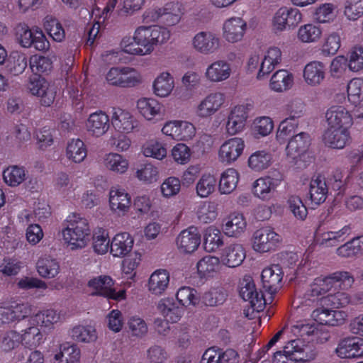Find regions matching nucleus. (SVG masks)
I'll use <instances>...</instances> for the list:
<instances>
[{
  "label": "nucleus",
  "instance_id": "22",
  "mask_svg": "<svg viewBox=\"0 0 363 363\" xmlns=\"http://www.w3.org/2000/svg\"><path fill=\"white\" fill-rule=\"evenodd\" d=\"M247 113L244 106H235L230 112L226 123V130L233 135L242 131L245 125Z\"/></svg>",
  "mask_w": 363,
  "mask_h": 363
},
{
  "label": "nucleus",
  "instance_id": "57",
  "mask_svg": "<svg viewBox=\"0 0 363 363\" xmlns=\"http://www.w3.org/2000/svg\"><path fill=\"white\" fill-rule=\"evenodd\" d=\"M196 291L190 287H182L177 293V302L182 306L196 305L199 301Z\"/></svg>",
  "mask_w": 363,
  "mask_h": 363
},
{
  "label": "nucleus",
  "instance_id": "12",
  "mask_svg": "<svg viewBox=\"0 0 363 363\" xmlns=\"http://www.w3.org/2000/svg\"><path fill=\"white\" fill-rule=\"evenodd\" d=\"M192 45L199 53L209 55L218 50L220 46V40L211 32L201 31L193 38Z\"/></svg>",
  "mask_w": 363,
  "mask_h": 363
},
{
  "label": "nucleus",
  "instance_id": "17",
  "mask_svg": "<svg viewBox=\"0 0 363 363\" xmlns=\"http://www.w3.org/2000/svg\"><path fill=\"white\" fill-rule=\"evenodd\" d=\"M336 352L341 358L362 357L363 340L357 337L345 338L338 344Z\"/></svg>",
  "mask_w": 363,
  "mask_h": 363
},
{
  "label": "nucleus",
  "instance_id": "24",
  "mask_svg": "<svg viewBox=\"0 0 363 363\" xmlns=\"http://www.w3.org/2000/svg\"><path fill=\"white\" fill-rule=\"evenodd\" d=\"M246 27V23L241 18H231L223 25L224 38L228 42H238L242 38Z\"/></svg>",
  "mask_w": 363,
  "mask_h": 363
},
{
  "label": "nucleus",
  "instance_id": "15",
  "mask_svg": "<svg viewBox=\"0 0 363 363\" xmlns=\"http://www.w3.org/2000/svg\"><path fill=\"white\" fill-rule=\"evenodd\" d=\"M244 147V141L240 138H233L225 141L219 150L220 160L226 164L235 162L242 153Z\"/></svg>",
  "mask_w": 363,
  "mask_h": 363
},
{
  "label": "nucleus",
  "instance_id": "29",
  "mask_svg": "<svg viewBox=\"0 0 363 363\" xmlns=\"http://www.w3.org/2000/svg\"><path fill=\"white\" fill-rule=\"evenodd\" d=\"M349 139L350 134L346 128H328L323 135L325 145L333 148H343Z\"/></svg>",
  "mask_w": 363,
  "mask_h": 363
},
{
  "label": "nucleus",
  "instance_id": "6",
  "mask_svg": "<svg viewBox=\"0 0 363 363\" xmlns=\"http://www.w3.org/2000/svg\"><path fill=\"white\" fill-rule=\"evenodd\" d=\"M311 145V138L308 133H299L294 135L286 146V155L291 162L298 164V160L308 151Z\"/></svg>",
  "mask_w": 363,
  "mask_h": 363
},
{
  "label": "nucleus",
  "instance_id": "63",
  "mask_svg": "<svg viewBox=\"0 0 363 363\" xmlns=\"http://www.w3.org/2000/svg\"><path fill=\"white\" fill-rule=\"evenodd\" d=\"M219 264L220 261L218 257L208 255L197 263V269L199 273L205 274L215 272L218 268Z\"/></svg>",
  "mask_w": 363,
  "mask_h": 363
},
{
  "label": "nucleus",
  "instance_id": "34",
  "mask_svg": "<svg viewBox=\"0 0 363 363\" xmlns=\"http://www.w3.org/2000/svg\"><path fill=\"white\" fill-rule=\"evenodd\" d=\"M310 196L313 203L319 205L323 203L328 194V187L325 179L318 175L312 179L310 184Z\"/></svg>",
  "mask_w": 363,
  "mask_h": 363
},
{
  "label": "nucleus",
  "instance_id": "31",
  "mask_svg": "<svg viewBox=\"0 0 363 363\" xmlns=\"http://www.w3.org/2000/svg\"><path fill=\"white\" fill-rule=\"evenodd\" d=\"M169 283V274L166 269L154 272L148 281V289L155 295H161L167 289Z\"/></svg>",
  "mask_w": 363,
  "mask_h": 363
},
{
  "label": "nucleus",
  "instance_id": "64",
  "mask_svg": "<svg viewBox=\"0 0 363 363\" xmlns=\"http://www.w3.org/2000/svg\"><path fill=\"white\" fill-rule=\"evenodd\" d=\"M345 15L350 20H356L363 14V0H349L345 8Z\"/></svg>",
  "mask_w": 363,
  "mask_h": 363
},
{
  "label": "nucleus",
  "instance_id": "48",
  "mask_svg": "<svg viewBox=\"0 0 363 363\" xmlns=\"http://www.w3.org/2000/svg\"><path fill=\"white\" fill-rule=\"evenodd\" d=\"M227 294L221 288H215L206 293L201 297V301L207 306L215 307L222 305L226 300Z\"/></svg>",
  "mask_w": 363,
  "mask_h": 363
},
{
  "label": "nucleus",
  "instance_id": "9",
  "mask_svg": "<svg viewBox=\"0 0 363 363\" xmlns=\"http://www.w3.org/2000/svg\"><path fill=\"white\" fill-rule=\"evenodd\" d=\"M287 352H294L292 358L296 362H309L314 360L318 351L312 345H304L301 340L296 339L289 341L286 343Z\"/></svg>",
  "mask_w": 363,
  "mask_h": 363
},
{
  "label": "nucleus",
  "instance_id": "19",
  "mask_svg": "<svg viewBox=\"0 0 363 363\" xmlns=\"http://www.w3.org/2000/svg\"><path fill=\"white\" fill-rule=\"evenodd\" d=\"M314 320L321 325L337 326L344 323L346 314L341 311L329 310L323 307L312 313Z\"/></svg>",
  "mask_w": 363,
  "mask_h": 363
},
{
  "label": "nucleus",
  "instance_id": "3",
  "mask_svg": "<svg viewBox=\"0 0 363 363\" xmlns=\"http://www.w3.org/2000/svg\"><path fill=\"white\" fill-rule=\"evenodd\" d=\"M281 242V237L272 228L264 227L255 231L252 236V248L260 253L276 250Z\"/></svg>",
  "mask_w": 363,
  "mask_h": 363
},
{
  "label": "nucleus",
  "instance_id": "23",
  "mask_svg": "<svg viewBox=\"0 0 363 363\" xmlns=\"http://www.w3.org/2000/svg\"><path fill=\"white\" fill-rule=\"evenodd\" d=\"M231 74V67L225 60H217L209 65L206 70L205 77L211 82H220L228 79Z\"/></svg>",
  "mask_w": 363,
  "mask_h": 363
},
{
  "label": "nucleus",
  "instance_id": "40",
  "mask_svg": "<svg viewBox=\"0 0 363 363\" xmlns=\"http://www.w3.org/2000/svg\"><path fill=\"white\" fill-rule=\"evenodd\" d=\"M292 84V74L284 69H280L275 72L270 80L272 89L279 92L289 89Z\"/></svg>",
  "mask_w": 363,
  "mask_h": 363
},
{
  "label": "nucleus",
  "instance_id": "4",
  "mask_svg": "<svg viewBox=\"0 0 363 363\" xmlns=\"http://www.w3.org/2000/svg\"><path fill=\"white\" fill-rule=\"evenodd\" d=\"M106 80L113 86L133 87L140 82V77L130 67H112L106 74Z\"/></svg>",
  "mask_w": 363,
  "mask_h": 363
},
{
  "label": "nucleus",
  "instance_id": "13",
  "mask_svg": "<svg viewBox=\"0 0 363 363\" xmlns=\"http://www.w3.org/2000/svg\"><path fill=\"white\" fill-rule=\"evenodd\" d=\"M328 128H346L352 123L350 112L342 106H333L325 113Z\"/></svg>",
  "mask_w": 363,
  "mask_h": 363
},
{
  "label": "nucleus",
  "instance_id": "20",
  "mask_svg": "<svg viewBox=\"0 0 363 363\" xmlns=\"http://www.w3.org/2000/svg\"><path fill=\"white\" fill-rule=\"evenodd\" d=\"M324 294L335 286L337 283L344 285V287H350L354 282V278L347 272H336L325 277L316 278Z\"/></svg>",
  "mask_w": 363,
  "mask_h": 363
},
{
  "label": "nucleus",
  "instance_id": "11",
  "mask_svg": "<svg viewBox=\"0 0 363 363\" xmlns=\"http://www.w3.org/2000/svg\"><path fill=\"white\" fill-rule=\"evenodd\" d=\"M111 124L117 131L123 133L139 130L138 121L129 112L119 108H113Z\"/></svg>",
  "mask_w": 363,
  "mask_h": 363
},
{
  "label": "nucleus",
  "instance_id": "8",
  "mask_svg": "<svg viewBox=\"0 0 363 363\" xmlns=\"http://www.w3.org/2000/svg\"><path fill=\"white\" fill-rule=\"evenodd\" d=\"M88 286L94 290L91 295L101 296L114 300H119L124 297L123 291L119 294L116 292L113 288V281L108 276L94 278L89 281Z\"/></svg>",
  "mask_w": 363,
  "mask_h": 363
},
{
  "label": "nucleus",
  "instance_id": "49",
  "mask_svg": "<svg viewBox=\"0 0 363 363\" xmlns=\"http://www.w3.org/2000/svg\"><path fill=\"white\" fill-rule=\"evenodd\" d=\"M216 180L211 174H204L197 182L196 189L197 195L206 198L212 194L216 188Z\"/></svg>",
  "mask_w": 363,
  "mask_h": 363
},
{
  "label": "nucleus",
  "instance_id": "47",
  "mask_svg": "<svg viewBox=\"0 0 363 363\" xmlns=\"http://www.w3.org/2000/svg\"><path fill=\"white\" fill-rule=\"evenodd\" d=\"M3 178L8 185L17 186L26 179L25 169L18 166L8 167L3 172Z\"/></svg>",
  "mask_w": 363,
  "mask_h": 363
},
{
  "label": "nucleus",
  "instance_id": "54",
  "mask_svg": "<svg viewBox=\"0 0 363 363\" xmlns=\"http://www.w3.org/2000/svg\"><path fill=\"white\" fill-rule=\"evenodd\" d=\"M223 245V236L220 230L215 228H209L205 235V248L209 251H214Z\"/></svg>",
  "mask_w": 363,
  "mask_h": 363
},
{
  "label": "nucleus",
  "instance_id": "56",
  "mask_svg": "<svg viewBox=\"0 0 363 363\" xmlns=\"http://www.w3.org/2000/svg\"><path fill=\"white\" fill-rule=\"evenodd\" d=\"M27 57L25 55L16 53L9 60L8 70L16 76L22 74L27 67Z\"/></svg>",
  "mask_w": 363,
  "mask_h": 363
},
{
  "label": "nucleus",
  "instance_id": "33",
  "mask_svg": "<svg viewBox=\"0 0 363 363\" xmlns=\"http://www.w3.org/2000/svg\"><path fill=\"white\" fill-rule=\"evenodd\" d=\"M109 203L113 211L124 213L130 206V196L123 189H111L109 193Z\"/></svg>",
  "mask_w": 363,
  "mask_h": 363
},
{
  "label": "nucleus",
  "instance_id": "51",
  "mask_svg": "<svg viewBox=\"0 0 363 363\" xmlns=\"http://www.w3.org/2000/svg\"><path fill=\"white\" fill-rule=\"evenodd\" d=\"M59 319L60 315L56 311L48 309L37 313L32 317V322L40 326L49 327L57 323Z\"/></svg>",
  "mask_w": 363,
  "mask_h": 363
},
{
  "label": "nucleus",
  "instance_id": "52",
  "mask_svg": "<svg viewBox=\"0 0 363 363\" xmlns=\"http://www.w3.org/2000/svg\"><path fill=\"white\" fill-rule=\"evenodd\" d=\"M16 359L22 363H45L44 355L40 351L27 348L19 349Z\"/></svg>",
  "mask_w": 363,
  "mask_h": 363
},
{
  "label": "nucleus",
  "instance_id": "60",
  "mask_svg": "<svg viewBox=\"0 0 363 363\" xmlns=\"http://www.w3.org/2000/svg\"><path fill=\"white\" fill-rule=\"evenodd\" d=\"M143 153L146 157L162 160L167 155V150L161 143L150 141L144 146Z\"/></svg>",
  "mask_w": 363,
  "mask_h": 363
},
{
  "label": "nucleus",
  "instance_id": "41",
  "mask_svg": "<svg viewBox=\"0 0 363 363\" xmlns=\"http://www.w3.org/2000/svg\"><path fill=\"white\" fill-rule=\"evenodd\" d=\"M276 187L266 177L257 179L253 184V193L255 196L262 200H269L276 191Z\"/></svg>",
  "mask_w": 363,
  "mask_h": 363
},
{
  "label": "nucleus",
  "instance_id": "21",
  "mask_svg": "<svg viewBox=\"0 0 363 363\" xmlns=\"http://www.w3.org/2000/svg\"><path fill=\"white\" fill-rule=\"evenodd\" d=\"M157 308L167 322H178L184 313V308L179 306L173 298L161 299L157 304Z\"/></svg>",
  "mask_w": 363,
  "mask_h": 363
},
{
  "label": "nucleus",
  "instance_id": "42",
  "mask_svg": "<svg viewBox=\"0 0 363 363\" xmlns=\"http://www.w3.org/2000/svg\"><path fill=\"white\" fill-rule=\"evenodd\" d=\"M66 155L69 160L75 163L82 162L86 157V149L84 142L79 139H73L67 145Z\"/></svg>",
  "mask_w": 363,
  "mask_h": 363
},
{
  "label": "nucleus",
  "instance_id": "14",
  "mask_svg": "<svg viewBox=\"0 0 363 363\" xmlns=\"http://www.w3.org/2000/svg\"><path fill=\"white\" fill-rule=\"evenodd\" d=\"M282 278L283 271L279 264L264 269L261 274L263 288L271 295L281 288Z\"/></svg>",
  "mask_w": 363,
  "mask_h": 363
},
{
  "label": "nucleus",
  "instance_id": "55",
  "mask_svg": "<svg viewBox=\"0 0 363 363\" xmlns=\"http://www.w3.org/2000/svg\"><path fill=\"white\" fill-rule=\"evenodd\" d=\"M321 33L322 32L319 27L313 24H306L300 27L298 37L302 42L311 43L318 40Z\"/></svg>",
  "mask_w": 363,
  "mask_h": 363
},
{
  "label": "nucleus",
  "instance_id": "16",
  "mask_svg": "<svg viewBox=\"0 0 363 363\" xmlns=\"http://www.w3.org/2000/svg\"><path fill=\"white\" fill-rule=\"evenodd\" d=\"M30 313V306L27 303L0 308V326L23 319Z\"/></svg>",
  "mask_w": 363,
  "mask_h": 363
},
{
  "label": "nucleus",
  "instance_id": "62",
  "mask_svg": "<svg viewBox=\"0 0 363 363\" xmlns=\"http://www.w3.org/2000/svg\"><path fill=\"white\" fill-rule=\"evenodd\" d=\"M70 360L74 361L79 359V350L74 345H62L60 351L55 355V360L58 363H68L67 356H70Z\"/></svg>",
  "mask_w": 363,
  "mask_h": 363
},
{
  "label": "nucleus",
  "instance_id": "43",
  "mask_svg": "<svg viewBox=\"0 0 363 363\" xmlns=\"http://www.w3.org/2000/svg\"><path fill=\"white\" fill-rule=\"evenodd\" d=\"M238 182V172L235 169L229 168L221 174L219 190L222 194H230L236 188Z\"/></svg>",
  "mask_w": 363,
  "mask_h": 363
},
{
  "label": "nucleus",
  "instance_id": "38",
  "mask_svg": "<svg viewBox=\"0 0 363 363\" xmlns=\"http://www.w3.org/2000/svg\"><path fill=\"white\" fill-rule=\"evenodd\" d=\"M137 107L140 113L147 119L152 120L160 115L162 106L153 99H141L138 101Z\"/></svg>",
  "mask_w": 363,
  "mask_h": 363
},
{
  "label": "nucleus",
  "instance_id": "18",
  "mask_svg": "<svg viewBox=\"0 0 363 363\" xmlns=\"http://www.w3.org/2000/svg\"><path fill=\"white\" fill-rule=\"evenodd\" d=\"M238 355L233 349L222 352L220 349L211 347L203 353L200 363H238Z\"/></svg>",
  "mask_w": 363,
  "mask_h": 363
},
{
  "label": "nucleus",
  "instance_id": "36",
  "mask_svg": "<svg viewBox=\"0 0 363 363\" xmlns=\"http://www.w3.org/2000/svg\"><path fill=\"white\" fill-rule=\"evenodd\" d=\"M337 254L342 257H353L363 254V235L353 238L339 247Z\"/></svg>",
  "mask_w": 363,
  "mask_h": 363
},
{
  "label": "nucleus",
  "instance_id": "44",
  "mask_svg": "<svg viewBox=\"0 0 363 363\" xmlns=\"http://www.w3.org/2000/svg\"><path fill=\"white\" fill-rule=\"evenodd\" d=\"M350 301L349 295L344 291L329 294L326 296L320 298L323 307H330L332 308L344 307L350 303Z\"/></svg>",
  "mask_w": 363,
  "mask_h": 363
},
{
  "label": "nucleus",
  "instance_id": "25",
  "mask_svg": "<svg viewBox=\"0 0 363 363\" xmlns=\"http://www.w3.org/2000/svg\"><path fill=\"white\" fill-rule=\"evenodd\" d=\"M247 226L246 220L242 214L231 213L223 223V231L229 237L238 238L245 231Z\"/></svg>",
  "mask_w": 363,
  "mask_h": 363
},
{
  "label": "nucleus",
  "instance_id": "45",
  "mask_svg": "<svg viewBox=\"0 0 363 363\" xmlns=\"http://www.w3.org/2000/svg\"><path fill=\"white\" fill-rule=\"evenodd\" d=\"M272 162V155L264 150L254 152L248 159L249 167L255 171H262L268 168Z\"/></svg>",
  "mask_w": 363,
  "mask_h": 363
},
{
  "label": "nucleus",
  "instance_id": "5",
  "mask_svg": "<svg viewBox=\"0 0 363 363\" xmlns=\"http://www.w3.org/2000/svg\"><path fill=\"white\" fill-rule=\"evenodd\" d=\"M28 89L34 96L40 97V104L50 106L54 101L55 92L52 87H49L45 79L35 74L29 79Z\"/></svg>",
  "mask_w": 363,
  "mask_h": 363
},
{
  "label": "nucleus",
  "instance_id": "46",
  "mask_svg": "<svg viewBox=\"0 0 363 363\" xmlns=\"http://www.w3.org/2000/svg\"><path fill=\"white\" fill-rule=\"evenodd\" d=\"M20 342L25 345V348L36 347L43 340V334L38 327L32 326L26 329L22 335H20Z\"/></svg>",
  "mask_w": 363,
  "mask_h": 363
},
{
  "label": "nucleus",
  "instance_id": "1",
  "mask_svg": "<svg viewBox=\"0 0 363 363\" xmlns=\"http://www.w3.org/2000/svg\"><path fill=\"white\" fill-rule=\"evenodd\" d=\"M90 229L86 218L72 213L67 220V226L62 230L64 240L69 243L72 250L84 247L89 240Z\"/></svg>",
  "mask_w": 363,
  "mask_h": 363
},
{
  "label": "nucleus",
  "instance_id": "26",
  "mask_svg": "<svg viewBox=\"0 0 363 363\" xmlns=\"http://www.w3.org/2000/svg\"><path fill=\"white\" fill-rule=\"evenodd\" d=\"M326 68L323 63L313 61L308 63L303 70L305 82L310 86L320 85L325 77Z\"/></svg>",
  "mask_w": 363,
  "mask_h": 363
},
{
  "label": "nucleus",
  "instance_id": "28",
  "mask_svg": "<svg viewBox=\"0 0 363 363\" xmlns=\"http://www.w3.org/2000/svg\"><path fill=\"white\" fill-rule=\"evenodd\" d=\"M109 127V118L102 111L91 113L87 120L86 128L88 131L96 137L105 134Z\"/></svg>",
  "mask_w": 363,
  "mask_h": 363
},
{
  "label": "nucleus",
  "instance_id": "10",
  "mask_svg": "<svg viewBox=\"0 0 363 363\" xmlns=\"http://www.w3.org/2000/svg\"><path fill=\"white\" fill-rule=\"evenodd\" d=\"M176 243L182 253L194 252L201 243V235L197 228L191 226L182 230L177 236Z\"/></svg>",
  "mask_w": 363,
  "mask_h": 363
},
{
  "label": "nucleus",
  "instance_id": "59",
  "mask_svg": "<svg viewBox=\"0 0 363 363\" xmlns=\"http://www.w3.org/2000/svg\"><path fill=\"white\" fill-rule=\"evenodd\" d=\"M289 208L296 219L303 220L307 215L308 210L301 199L295 196H291L288 200Z\"/></svg>",
  "mask_w": 363,
  "mask_h": 363
},
{
  "label": "nucleus",
  "instance_id": "32",
  "mask_svg": "<svg viewBox=\"0 0 363 363\" xmlns=\"http://www.w3.org/2000/svg\"><path fill=\"white\" fill-rule=\"evenodd\" d=\"M133 239L129 233L117 234L112 240L110 245L111 252L114 257L126 255L132 250Z\"/></svg>",
  "mask_w": 363,
  "mask_h": 363
},
{
  "label": "nucleus",
  "instance_id": "7",
  "mask_svg": "<svg viewBox=\"0 0 363 363\" xmlns=\"http://www.w3.org/2000/svg\"><path fill=\"white\" fill-rule=\"evenodd\" d=\"M302 19V15L296 8L281 7L275 13L273 19L274 28L281 31L287 28L297 26Z\"/></svg>",
  "mask_w": 363,
  "mask_h": 363
},
{
  "label": "nucleus",
  "instance_id": "27",
  "mask_svg": "<svg viewBox=\"0 0 363 363\" xmlns=\"http://www.w3.org/2000/svg\"><path fill=\"white\" fill-rule=\"evenodd\" d=\"M224 102V96L221 93H213L208 95L201 101L197 108V115L204 118L215 113Z\"/></svg>",
  "mask_w": 363,
  "mask_h": 363
},
{
  "label": "nucleus",
  "instance_id": "53",
  "mask_svg": "<svg viewBox=\"0 0 363 363\" xmlns=\"http://www.w3.org/2000/svg\"><path fill=\"white\" fill-rule=\"evenodd\" d=\"M71 336L74 340L82 342H89L96 339V331L90 326L74 327L71 331Z\"/></svg>",
  "mask_w": 363,
  "mask_h": 363
},
{
  "label": "nucleus",
  "instance_id": "2",
  "mask_svg": "<svg viewBox=\"0 0 363 363\" xmlns=\"http://www.w3.org/2000/svg\"><path fill=\"white\" fill-rule=\"evenodd\" d=\"M150 26H140L135 32L133 40L123 38L121 45L125 52L144 55L153 50Z\"/></svg>",
  "mask_w": 363,
  "mask_h": 363
},
{
  "label": "nucleus",
  "instance_id": "61",
  "mask_svg": "<svg viewBox=\"0 0 363 363\" xmlns=\"http://www.w3.org/2000/svg\"><path fill=\"white\" fill-rule=\"evenodd\" d=\"M306 111L304 103L301 99L290 101L285 107V114L293 120L303 117Z\"/></svg>",
  "mask_w": 363,
  "mask_h": 363
},
{
  "label": "nucleus",
  "instance_id": "30",
  "mask_svg": "<svg viewBox=\"0 0 363 363\" xmlns=\"http://www.w3.org/2000/svg\"><path fill=\"white\" fill-rule=\"evenodd\" d=\"M245 258V252L242 245L234 243L226 247L221 255L222 262L229 267H235L242 264Z\"/></svg>",
  "mask_w": 363,
  "mask_h": 363
},
{
  "label": "nucleus",
  "instance_id": "37",
  "mask_svg": "<svg viewBox=\"0 0 363 363\" xmlns=\"http://www.w3.org/2000/svg\"><path fill=\"white\" fill-rule=\"evenodd\" d=\"M43 26L48 34L56 42H62L65 38V30L60 22L52 16H47Z\"/></svg>",
  "mask_w": 363,
  "mask_h": 363
},
{
  "label": "nucleus",
  "instance_id": "50",
  "mask_svg": "<svg viewBox=\"0 0 363 363\" xmlns=\"http://www.w3.org/2000/svg\"><path fill=\"white\" fill-rule=\"evenodd\" d=\"M104 164L108 169L118 173L125 172L128 166V161L116 153L108 154L105 158Z\"/></svg>",
  "mask_w": 363,
  "mask_h": 363
},
{
  "label": "nucleus",
  "instance_id": "39",
  "mask_svg": "<svg viewBox=\"0 0 363 363\" xmlns=\"http://www.w3.org/2000/svg\"><path fill=\"white\" fill-rule=\"evenodd\" d=\"M174 86V79L167 72L158 76L153 84L154 93L160 97L167 96Z\"/></svg>",
  "mask_w": 363,
  "mask_h": 363
},
{
  "label": "nucleus",
  "instance_id": "58",
  "mask_svg": "<svg viewBox=\"0 0 363 363\" xmlns=\"http://www.w3.org/2000/svg\"><path fill=\"white\" fill-rule=\"evenodd\" d=\"M16 30L19 43L24 48H30L33 43L35 31H32L25 23L18 24Z\"/></svg>",
  "mask_w": 363,
  "mask_h": 363
},
{
  "label": "nucleus",
  "instance_id": "35",
  "mask_svg": "<svg viewBox=\"0 0 363 363\" xmlns=\"http://www.w3.org/2000/svg\"><path fill=\"white\" fill-rule=\"evenodd\" d=\"M36 268L39 275L45 279L54 278L60 272L59 262L50 257L39 259L36 264Z\"/></svg>",
  "mask_w": 363,
  "mask_h": 363
}]
</instances>
